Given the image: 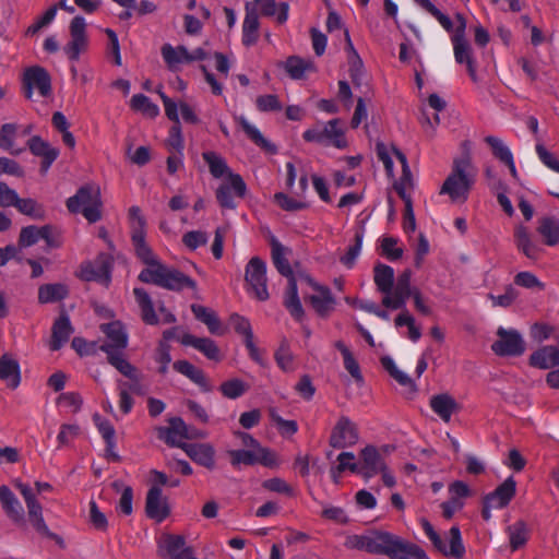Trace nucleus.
<instances>
[{"label": "nucleus", "mask_w": 559, "mask_h": 559, "mask_svg": "<svg viewBox=\"0 0 559 559\" xmlns=\"http://www.w3.org/2000/svg\"><path fill=\"white\" fill-rule=\"evenodd\" d=\"M131 240L135 255L146 265L138 275L140 282L175 292L185 287L197 288V283L191 277L177 269L166 266L155 257L145 241V230H132Z\"/></svg>", "instance_id": "obj_1"}, {"label": "nucleus", "mask_w": 559, "mask_h": 559, "mask_svg": "<svg viewBox=\"0 0 559 559\" xmlns=\"http://www.w3.org/2000/svg\"><path fill=\"white\" fill-rule=\"evenodd\" d=\"M368 552L385 555L390 559H406L407 555H415L419 559H428L425 550L414 543L383 531H373L368 534Z\"/></svg>", "instance_id": "obj_2"}, {"label": "nucleus", "mask_w": 559, "mask_h": 559, "mask_svg": "<svg viewBox=\"0 0 559 559\" xmlns=\"http://www.w3.org/2000/svg\"><path fill=\"white\" fill-rule=\"evenodd\" d=\"M469 166L471 157L468 154L454 159L452 171L444 180L440 194H448L452 202H465L474 183L473 178L466 174Z\"/></svg>", "instance_id": "obj_3"}, {"label": "nucleus", "mask_w": 559, "mask_h": 559, "mask_svg": "<svg viewBox=\"0 0 559 559\" xmlns=\"http://www.w3.org/2000/svg\"><path fill=\"white\" fill-rule=\"evenodd\" d=\"M102 205L100 190L93 183L82 186L67 200L69 212H81L90 223H96L102 218Z\"/></svg>", "instance_id": "obj_4"}, {"label": "nucleus", "mask_w": 559, "mask_h": 559, "mask_svg": "<svg viewBox=\"0 0 559 559\" xmlns=\"http://www.w3.org/2000/svg\"><path fill=\"white\" fill-rule=\"evenodd\" d=\"M114 258L109 253L100 252L96 259L86 261L80 265L78 276L85 282H100L108 285L111 280Z\"/></svg>", "instance_id": "obj_5"}, {"label": "nucleus", "mask_w": 559, "mask_h": 559, "mask_svg": "<svg viewBox=\"0 0 559 559\" xmlns=\"http://www.w3.org/2000/svg\"><path fill=\"white\" fill-rule=\"evenodd\" d=\"M245 281L250 286L257 299L260 301L269 299L266 263L260 257H252L249 260L246 266Z\"/></svg>", "instance_id": "obj_6"}, {"label": "nucleus", "mask_w": 559, "mask_h": 559, "mask_svg": "<svg viewBox=\"0 0 559 559\" xmlns=\"http://www.w3.org/2000/svg\"><path fill=\"white\" fill-rule=\"evenodd\" d=\"M497 341L491 345V350L500 357H518L525 352V343L516 330L499 328Z\"/></svg>", "instance_id": "obj_7"}, {"label": "nucleus", "mask_w": 559, "mask_h": 559, "mask_svg": "<svg viewBox=\"0 0 559 559\" xmlns=\"http://www.w3.org/2000/svg\"><path fill=\"white\" fill-rule=\"evenodd\" d=\"M69 32L71 40L64 47V52L70 60L76 61L88 47L85 19L81 15L74 16L70 22Z\"/></svg>", "instance_id": "obj_8"}, {"label": "nucleus", "mask_w": 559, "mask_h": 559, "mask_svg": "<svg viewBox=\"0 0 559 559\" xmlns=\"http://www.w3.org/2000/svg\"><path fill=\"white\" fill-rule=\"evenodd\" d=\"M358 440L356 424L348 417L341 416L331 431L329 444L334 449H345L355 445Z\"/></svg>", "instance_id": "obj_9"}, {"label": "nucleus", "mask_w": 559, "mask_h": 559, "mask_svg": "<svg viewBox=\"0 0 559 559\" xmlns=\"http://www.w3.org/2000/svg\"><path fill=\"white\" fill-rule=\"evenodd\" d=\"M228 454L230 463L235 467L240 464L251 466L258 463L266 467L277 466L275 453L267 448H259V451L231 450Z\"/></svg>", "instance_id": "obj_10"}, {"label": "nucleus", "mask_w": 559, "mask_h": 559, "mask_svg": "<svg viewBox=\"0 0 559 559\" xmlns=\"http://www.w3.org/2000/svg\"><path fill=\"white\" fill-rule=\"evenodd\" d=\"M23 84L25 97L28 99L32 97L34 88H37L43 97H47L51 94V76L49 72L40 66H33L24 71Z\"/></svg>", "instance_id": "obj_11"}, {"label": "nucleus", "mask_w": 559, "mask_h": 559, "mask_svg": "<svg viewBox=\"0 0 559 559\" xmlns=\"http://www.w3.org/2000/svg\"><path fill=\"white\" fill-rule=\"evenodd\" d=\"M411 280L412 271L409 269L404 270L399 275L396 284H393L392 293L382 298V306L392 310L403 309L406 300L414 292L411 287Z\"/></svg>", "instance_id": "obj_12"}, {"label": "nucleus", "mask_w": 559, "mask_h": 559, "mask_svg": "<svg viewBox=\"0 0 559 559\" xmlns=\"http://www.w3.org/2000/svg\"><path fill=\"white\" fill-rule=\"evenodd\" d=\"M158 556L169 559H197L193 556V548L186 546V538L182 535L164 534L158 543Z\"/></svg>", "instance_id": "obj_13"}, {"label": "nucleus", "mask_w": 559, "mask_h": 559, "mask_svg": "<svg viewBox=\"0 0 559 559\" xmlns=\"http://www.w3.org/2000/svg\"><path fill=\"white\" fill-rule=\"evenodd\" d=\"M145 513L146 516L160 523L170 514V507L168 500L163 496L159 486H152L145 499Z\"/></svg>", "instance_id": "obj_14"}, {"label": "nucleus", "mask_w": 559, "mask_h": 559, "mask_svg": "<svg viewBox=\"0 0 559 559\" xmlns=\"http://www.w3.org/2000/svg\"><path fill=\"white\" fill-rule=\"evenodd\" d=\"M433 547L442 555L455 559H462L465 555V547L462 542L461 531L459 526H452L449 531V547L438 533L429 537Z\"/></svg>", "instance_id": "obj_15"}, {"label": "nucleus", "mask_w": 559, "mask_h": 559, "mask_svg": "<svg viewBox=\"0 0 559 559\" xmlns=\"http://www.w3.org/2000/svg\"><path fill=\"white\" fill-rule=\"evenodd\" d=\"M360 461L358 464L357 474H360L364 478L369 479L380 471L385 469V463L374 445H367L360 451Z\"/></svg>", "instance_id": "obj_16"}, {"label": "nucleus", "mask_w": 559, "mask_h": 559, "mask_svg": "<svg viewBox=\"0 0 559 559\" xmlns=\"http://www.w3.org/2000/svg\"><path fill=\"white\" fill-rule=\"evenodd\" d=\"M99 349L107 355V361L121 374L129 379L135 378V367L123 356L124 347H120L115 343L106 341L99 346Z\"/></svg>", "instance_id": "obj_17"}, {"label": "nucleus", "mask_w": 559, "mask_h": 559, "mask_svg": "<svg viewBox=\"0 0 559 559\" xmlns=\"http://www.w3.org/2000/svg\"><path fill=\"white\" fill-rule=\"evenodd\" d=\"M304 278L318 292L317 295L309 297L311 306L320 317H328L335 305V299L330 288L314 283L308 275H305Z\"/></svg>", "instance_id": "obj_18"}, {"label": "nucleus", "mask_w": 559, "mask_h": 559, "mask_svg": "<svg viewBox=\"0 0 559 559\" xmlns=\"http://www.w3.org/2000/svg\"><path fill=\"white\" fill-rule=\"evenodd\" d=\"M453 44V52L455 61L459 64H465L468 75L473 82L478 81L476 72V60L473 57V49L466 37L464 38H451Z\"/></svg>", "instance_id": "obj_19"}, {"label": "nucleus", "mask_w": 559, "mask_h": 559, "mask_svg": "<svg viewBox=\"0 0 559 559\" xmlns=\"http://www.w3.org/2000/svg\"><path fill=\"white\" fill-rule=\"evenodd\" d=\"M0 503L7 516L14 524L22 525L25 523V513L21 502L5 485L0 486Z\"/></svg>", "instance_id": "obj_20"}, {"label": "nucleus", "mask_w": 559, "mask_h": 559, "mask_svg": "<svg viewBox=\"0 0 559 559\" xmlns=\"http://www.w3.org/2000/svg\"><path fill=\"white\" fill-rule=\"evenodd\" d=\"M182 450L197 464L207 469L215 467V450L210 443H182Z\"/></svg>", "instance_id": "obj_21"}, {"label": "nucleus", "mask_w": 559, "mask_h": 559, "mask_svg": "<svg viewBox=\"0 0 559 559\" xmlns=\"http://www.w3.org/2000/svg\"><path fill=\"white\" fill-rule=\"evenodd\" d=\"M73 331L74 330L70 322V318L62 309L51 328V340L49 343L50 349L59 350L69 341V337Z\"/></svg>", "instance_id": "obj_22"}, {"label": "nucleus", "mask_w": 559, "mask_h": 559, "mask_svg": "<svg viewBox=\"0 0 559 559\" xmlns=\"http://www.w3.org/2000/svg\"><path fill=\"white\" fill-rule=\"evenodd\" d=\"M168 427L158 428V438L163 439L168 445L182 449V439L187 432L188 425L181 417H171L168 420Z\"/></svg>", "instance_id": "obj_23"}, {"label": "nucleus", "mask_w": 559, "mask_h": 559, "mask_svg": "<svg viewBox=\"0 0 559 559\" xmlns=\"http://www.w3.org/2000/svg\"><path fill=\"white\" fill-rule=\"evenodd\" d=\"M429 405L444 423H449L452 415L461 411V405L449 393L432 395Z\"/></svg>", "instance_id": "obj_24"}, {"label": "nucleus", "mask_w": 559, "mask_h": 559, "mask_svg": "<svg viewBox=\"0 0 559 559\" xmlns=\"http://www.w3.org/2000/svg\"><path fill=\"white\" fill-rule=\"evenodd\" d=\"M272 261L278 273L285 276L290 283V280H296L289 261L286 258L290 253V249L284 247L274 236L270 238Z\"/></svg>", "instance_id": "obj_25"}, {"label": "nucleus", "mask_w": 559, "mask_h": 559, "mask_svg": "<svg viewBox=\"0 0 559 559\" xmlns=\"http://www.w3.org/2000/svg\"><path fill=\"white\" fill-rule=\"evenodd\" d=\"M530 365L542 370L552 369L559 366V347L545 345L533 352L530 356Z\"/></svg>", "instance_id": "obj_26"}, {"label": "nucleus", "mask_w": 559, "mask_h": 559, "mask_svg": "<svg viewBox=\"0 0 559 559\" xmlns=\"http://www.w3.org/2000/svg\"><path fill=\"white\" fill-rule=\"evenodd\" d=\"M185 346H192L200 350L207 359L219 361L222 359L221 352L216 343L209 337H197L192 334L186 333L180 338Z\"/></svg>", "instance_id": "obj_27"}, {"label": "nucleus", "mask_w": 559, "mask_h": 559, "mask_svg": "<svg viewBox=\"0 0 559 559\" xmlns=\"http://www.w3.org/2000/svg\"><path fill=\"white\" fill-rule=\"evenodd\" d=\"M516 481L512 476L500 484L492 492L486 495L488 502H492L495 509L506 508L514 498Z\"/></svg>", "instance_id": "obj_28"}, {"label": "nucleus", "mask_w": 559, "mask_h": 559, "mask_svg": "<svg viewBox=\"0 0 559 559\" xmlns=\"http://www.w3.org/2000/svg\"><path fill=\"white\" fill-rule=\"evenodd\" d=\"M0 380L7 381L10 389H16L21 383L20 364L9 354L0 357Z\"/></svg>", "instance_id": "obj_29"}, {"label": "nucleus", "mask_w": 559, "mask_h": 559, "mask_svg": "<svg viewBox=\"0 0 559 559\" xmlns=\"http://www.w3.org/2000/svg\"><path fill=\"white\" fill-rule=\"evenodd\" d=\"M245 9L246 16L242 25V44L249 47L254 45L258 40V29L260 24L258 12L250 2L246 3Z\"/></svg>", "instance_id": "obj_30"}, {"label": "nucleus", "mask_w": 559, "mask_h": 559, "mask_svg": "<svg viewBox=\"0 0 559 559\" xmlns=\"http://www.w3.org/2000/svg\"><path fill=\"white\" fill-rule=\"evenodd\" d=\"M69 287L63 283L43 284L38 287V302L40 305L58 302L69 296Z\"/></svg>", "instance_id": "obj_31"}, {"label": "nucleus", "mask_w": 559, "mask_h": 559, "mask_svg": "<svg viewBox=\"0 0 559 559\" xmlns=\"http://www.w3.org/2000/svg\"><path fill=\"white\" fill-rule=\"evenodd\" d=\"M536 230L542 236L545 245L555 247L559 243V218L555 216L540 217Z\"/></svg>", "instance_id": "obj_32"}, {"label": "nucleus", "mask_w": 559, "mask_h": 559, "mask_svg": "<svg viewBox=\"0 0 559 559\" xmlns=\"http://www.w3.org/2000/svg\"><path fill=\"white\" fill-rule=\"evenodd\" d=\"M278 66L283 67L293 80H301L307 71L316 70L312 60L302 59L298 56H289L285 62H280Z\"/></svg>", "instance_id": "obj_33"}, {"label": "nucleus", "mask_w": 559, "mask_h": 559, "mask_svg": "<svg viewBox=\"0 0 559 559\" xmlns=\"http://www.w3.org/2000/svg\"><path fill=\"white\" fill-rule=\"evenodd\" d=\"M133 295L141 309L142 320L146 324L156 325L158 323V317L155 313L154 305L148 293L144 288L135 287Z\"/></svg>", "instance_id": "obj_34"}, {"label": "nucleus", "mask_w": 559, "mask_h": 559, "mask_svg": "<svg viewBox=\"0 0 559 559\" xmlns=\"http://www.w3.org/2000/svg\"><path fill=\"white\" fill-rule=\"evenodd\" d=\"M514 239L516 248L528 259L536 260L539 255V248L535 245L532 239L528 229L519 225L514 230Z\"/></svg>", "instance_id": "obj_35"}, {"label": "nucleus", "mask_w": 559, "mask_h": 559, "mask_svg": "<svg viewBox=\"0 0 559 559\" xmlns=\"http://www.w3.org/2000/svg\"><path fill=\"white\" fill-rule=\"evenodd\" d=\"M236 121L241 127L247 136L261 150L270 154H275L277 152L276 145L267 141L262 135V133L254 126L249 123V121L243 116L236 118Z\"/></svg>", "instance_id": "obj_36"}, {"label": "nucleus", "mask_w": 559, "mask_h": 559, "mask_svg": "<svg viewBox=\"0 0 559 559\" xmlns=\"http://www.w3.org/2000/svg\"><path fill=\"white\" fill-rule=\"evenodd\" d=\"M373 281L377 289L388 296L393 290L394 270L390 265L377 263L373 267Z\"/></svg>", "instance_id": "obj_37"}, {"label": "nucleus", "mask_w": 559, "mask_h": 559, "mask_svg": "<svg viewBox=\"0 0 559 559\" xmlns=\"http://www.w3.org/2000/svg\"><path fill=\"white\" fill-rule=\"evenodd\" d=\"M506 532L509 536L510 548L512 551H516L524 547L530 537V530L526 522L523 520H518L513 524L509 525Z\"/></svg>", "instance_id": "obj_38"}, {"label": "nucleus", "mask_w": 559, "mask_h": 559, "mask_svg": "<svg viewBox=\"0 0 559 559\" xmlns=\"http://www.w3.org/2000/svg\"><path fill=\"white\" fill-rule=\"evenodd\" d=\"M284 306L294 319H296L297 321H301L304 319L305 311L298 297L296 280H290V283H288L287 285L285 292Z\"/></svg>", "instance_id": "obj_39"}, {"label": "nucleus", "mask_w": 559, "mask_h": 559, "mask_svg": "<svg viewBox=\"0 0 559 559\" xmlns=\"http://www.w3.org/2000/svg\"><path fill=\"white\" fill-rule=\"evenodd\" d=\"M346 40V50L348 51L349 75L355 85H359L361 70L364 67L362 60L354 48L348 29L344 32Z\"/></svg>", "instance_id": "obj_40"}, {"label": "nucleus", "mask_w": 559, "mask_h": 559, "mask_svg": "<svg viewBox=\"0 0 559 559\" xmlns=\"http://www.w3.org/2000/svg\"><path fill=\"white\" fill-rule=\"evenodd\" d=\"M340 120L332 119L322 128V138L324 144L331 142L337 148L347 147V141L344 136V131L338 127Z\"/></svg>", "instance_id": "obj_41"}, {"label": "nucleus", "mask_w": 559, "mask_h": 559, "mask_svg": "<svg viewBox=\"0 0 559 559\" xmlns=\"http://www.w3.org/2000/svg\"><path fill=\"white\" fill-rule=\"evenodd\" d=\"M190 308L195 319L203 322L212 334H221V321L214 311L197 304H192Z\"/></svg>", "instance_id": "obj_42"}, {"label": "nucleus", "mask_w": 559, "mask_h": 559, "mask_svg": "<svg viewBox=\"0 0 559 559\" xmlns=\"http://www.w3.org/2000/svg\"><path fill=\"white\" fill-rule=\"evenodd\" d=\"M261 7V14L264 16H273L276 15V21L280 24H283L288 19V3L281 2L278 5L275 0H264L263 2H255Z\"/></svg>", "instance_id": "obj_43"}, {"label": "nucleus", "mask_w": 559, "mask_h": 559, "mask_svg": "<svg viewBox=\"0 0 559 559\" xmlns=\"http://www.w3.org/2000/svg\"><path fill=\"white\" fill-rule=\"evenodd\" d=\"M16 130L15 123H4L0 129V148L9 151L12 155H20L24 151V148H14Z\"/></svg>", "instance_id": "obj_44"}, {"label": "nucleus", "mask_w": 559, "mask_h": 559, "mask_svg": "<svg viewBox=\"0 0 559 559\" xmlns=\"http://www.w3.org/2000/svg\"><path fill=\"white\" fill-rule=\"evenodd\" d=\"M102 331L106 334L108 342L115 343L120 347H127L128 345V335L123 330V326L120 322L115 321L110 323L103 324Z\"/></svg>", "instance_id": "obj_45"}, {"label": "nucleus", "mask_w": 559, "mask_h": 559, "mask_svg": "<svg viewBox=\"0 0 559 559\" xmlns=\"http://www.w3.org/2000/svg\"><path fill=\"white\" fill-rule=\"evenodd\" d=\"M203 159L209 165L210 173L215 178H221L225 174L230 173L225 159L213 151L202 154Z\"/></svg>", "instance_id": "obj_46"}, {"label": "nucleus", "mask_w": 559, "mask_h": 559, "mask_svg": "<svg viewBox=\"0 0 559 559\" xmlns=\"http://www.w3.org/2000/svg\"><path fill=\"white\" fill-rule=\"evenodd\" d=\"M248 390L249 385L238 378L224 381L219 385V391L222 392V394L230 400H236L242 396Z\"/></svg>", "instance_id": "obj_47"}, {"label": "nucleus", "mask_w": 559, "mask_h": 559, "mask_svg": "<svg viewBox=\"0 0 559 559\" xmlns=\"http://www.w3.org/2000/svg\"><path fill=\"white\" fill-rule=\"evenodd\" d=\"M15 207L20 213L32 218L41 219L45 216V210L43 205L31 198L22 199L19 197Z\"/></svg>", "instance_id": "obj_48"}, {"label": "nucleus", "mask_w": 559, "mask_h": 559, "mask_svg": "<svg viewBox=\"0 0 559 559\" xmlns=\"http://www.w3.org/2000/svg\"><path fill=\"white\" fill-rule=\"evenodd\" d=\"M338 465L331 468V477L334 484L340 483V477L343 472L346 469L352 473H356L358 471V463H345V460H355V454L353 452H342L337 455Z\"/></svg>", "instance_id": "obj_49"}, {"label": "nucleus", "mask_w": 559, "mask_h": 559, "mask_svg": "<svg viewBox=\"0 0 559 559\" xmlns=\"http://www.w3.org/2000/svg\"><path fill=\"white\" fill-rule=\"evenodd\" d=\"M28 520L37 533L55 540L60 546H63V539L59 535L52 533L45 523L43 511L28 514Z\"/></svg>", "instance_id": "obj_50"}, {"label": "nucleus", "mask_w": 559, "mask_h": 559, "mask_svg": "<svg viewBox=\"0 0 559 559\" xmlns=\"http://www.w3.org/2000/svg\"><path fill=\"white\" fill-rule=\"evenodd\" d=\"M28 520L37 533L55 540L60 546H63V539L59 535L52 533L45 523L43 511L28 514Z\"/></svg>", "instance_id": "obj_51"}, {"label": "nucleus", "mask_w": 559, "mask_h": 559, "mask_svg": "<svg viewBox=\"0 0 559 559\" xmlns=\"http://www.w3.org/2000/svg\"><path fill=\"white\" fill-rule=\"evenodd\" d=\"M131 108L151 118L156 117L159 112L157 105L153 104L144 94H135L132 96Z\"/></svg>", "instance_id": "obj_52"}, {"label": "nucleus", "mask_w": 559, "mask_h": 559, "mask_svg": "<svg viewBox=\"0 0 559 559\" xmlns=\"http://www.w3.org/2000/svg\"><path fill=\"white\" fill-rule=\"evenodd\" d=\"M485 142L490 146L493 156L500 162H510V159L513 157L509 147L504 145L500 139L493 135H488L485 138Z\"/></svg>", "instance_id": "obj_53"}, {"label": "nucleus", "mask_w": 559, "mask_h": 559, "mask_svg": "<svg viewBox=\"0 0 559 559\" xmlns=\"http://www.w3.org/2000/svg\"><path fill=\"white\" fill-rule=\"evenodd\" d=\"M364 239V230H359L355 234V243L350 246L346 253L341 257L340 261L348 269L353 267L357 257L360 253Z\"/></svg>", "instance_id": "obj_54"}, {"label": "nucleus", "mask_w": 559, "mask_h": 559, "mask_svg": "<svg viewBox=\"0 0 559 559\" xmlns=\"http://www.w3.org/2000/svg\"><path fill=\"white\" fill-rule=\"evenodd\" d=\"M93 419H94L96 427L98 428V431L100 432L102 437L104 438L106 444H109L110 447H115L116 445V441H115L116 431H115L114 426L110 424V421L107 419H104L98 414H95L93 416Z\"/></svg>", "instance_id": "obj_55"}, {"label": "nucleus", "mask_w": 559, "mask_h": 559, "mask_svg": "<svg viewBox=\"0 0 559 559\" xmlns=\"http://www.w3.org/2000/svg\"><path fill=\"white\" fill-rule=\"evenodd\" d=\"M41 230L43 226L37 227L35 225H29L23 227L19 236L20 247H31L35 245L39 239H41Z\"/></svg>", "instance_id": "obj_56"}, {"label": "nucleus", "mask_w": 559, "mask_h": 559, "mask_svg": "<svg viewBox=\"0 0 559 559\" xmlns=\"http://www.w3.org/2000/svg\"><path fill=\"white\" fill-rule=\"evenodd\" d=\"M90 523L92 526L100 532H106L108 528V521L106 515L99 510L97 503L91 500L90 503Z\"/></svg>", "instance_id": "obj_57"}, {"label": "nucleus", "mask_w": 559, "mask_h": 559, "mask_svg": "<svg viewBox=\"0 0 559 559\" xmlns=\"http://www.w3.org/2000/svg\"><path fill=\"white\" fill-rule=\"evenodd\" d=\"M397 239L394 237H384L381 240V254L391 261H396L403 257V249L396 248Z\"/></svg>", "instance_id": "obj_58"}, {"label": "nucleus", "mask_w": 559, "mask_h": 559, "mask_svg": "<svg viewBox=\"0 0 559 559\" xmlns=\"http://www.w3.org/2000/svg\"><path fill=\"white\" fill-rule=\"evenodd\" d=\"M27 146L31 153L38 157H44L50 152L59 151L58 148L51 147L50 144L43 140L39 135H34L27 141Z\"/></svg>", "instance_id": "obj_59"}, {"label": "nucleus", "mask_w": 559, "mask_h": 559, "mask_svg": "<svg viewBox=\"0 0 559 559\" xmlns=\"http://www.w3.org/2000/svg\"><path fill=\"white\" fill-rule=\"evenodd\" d=\"M274 200L281 209L289 212L300 211L308 207V204L306 202L297 201L288 197L284 192L275 193Z\"/></svg>", "instance_id": "obj_60"}, {"label": "nucleus", "mask_w": 559, "mask_h": 559, "mask_svg": "<svg viewBox=\"0 0 559 559\" xmlns=\"http://www.w3.org/2000/svg\"><path fill=\"white\" fill-rule=\"evenodd\" d=\"M41 239H44L49 248H60L62 246V233L52 225L43 226Z\"/></svg>", "instance_id": "obj_61"}, {"label": "nucleus", "mask_w": 559, "mask_h": 559, "mask_svg": "<svg viewBox=\"0 0 559 559\" xmlns=\"http://www.w3.org/2000/svg\"><path fill=\"white\" fill-rule=\"evenodd\" d=\"M230 323L234 330L243 336L245 340L253 338V332L249 320L238 313L230 316Z\"/></svg>", "instance_id": "obj_62"}, {"label": "nucleus", "mask_w": 559, "mask_h": 559, "mask_svg": "<svg viewBox=\"0 0 559 559\" xmlns=\"http://www.w3.org/2000/svg\"><path fill=\"white\" fill-rule=\"evenodd\" d=\"M57 14V5L50 7L35 23L28 26L26 29L27 36H34L37 34L43 27L50 24Z\"/></svg>", "instance_id": "obj_63"}, {"label": "nucleus", "mask_w": 559, "mask_h": 559, "mask_svg": "<svg viewBox=\"0 0 559 559\" xmlns=\"http://www.w3.org/2000/svg\"><path fill=\"white\" fill-rule=\"evenodd\" d=\"M255 104L260 111H280L283 108L278 97L273 94L259 96Z\"/></svg>", "instance_id": "obj_64"}]
</instances>
